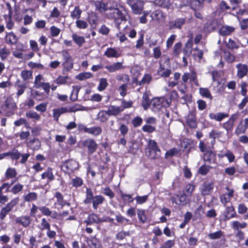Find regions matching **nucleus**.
Instances as JSON below:
<instances>
[{
	"label": "nucleus",
	"mask_w": 248,
	"mask_h": 248,
	"mask_svg": "<svg viewBox=\"0 0 248 248\" xmlns=\"http://www.w3.org/2000/svg\"><path fill=\"white\" fill-rule=\"evenodd\" d=\"M69 185H71L73 187L78 188L83 185V180L81 177L76 176L75 178L71 179Z\"/></svg>",
	"instance_id": "nucleus-33"
},
{
	"label": "nucleus",
	"mask_w": 248,
	"mask_h": 248,
	"mask_svg": "<svg viewBox=\"0 0 248 248\" xmlns=\"http://www.w3.org/2000/svg\"><path fill=\"white\" fill-rule=\"evenodd\" d=\"M32 72L31 70H24L22 71L21 76L24 81H26L32 78Z\"/></svg>",
	"instance_id": "nucleus-52"
},
{
	"label": "nucleus",
	"mask_w": 248,
	"mask_h": 248,
	"mask_svg": "<svg viewBox=\"0 0 248 248\" xmlns=\"http://www.w3.org/2000/svg\"><path fill=\"white\" fill-rule=\"evenodd\" d=\"M247 129L248 128L243 124V121L241 120L235 128L234 133L237 136H238L240 134L245 133Z\"/></svg>",
	"instance_id": "nucleus-36"
},
{
	"label": "nucleus",
	"mask_w": 248,
	"mask_h": 248,
	"mask_svg": "<svg viewBox=\"0 0 248 248\" xmlns=\"http://www.w3.org/2000/svg\"><path fill=\"white\" fill-rule=\"evenodd\" d=\"M17 108L16 104L13 98L7 97L1 106V109L6 116L10 117L15 114Z\"/></svg>",
	"instance_id": "nucleus-4"
},
{
	"label": "nucleus",
	"mask_w": 248,
	"mask_h": 248,
	"mask_svg": "<svg viewBox=\"0 0 248 248\" xmlns=\"http://www.w3.org/2000/svg\"><path fill=\"white\" fill-rule=\"evenodd\" d=\"M108 83L105 78H101L99 80V83L97 87V90L100 91H103L106 89L108 86Z\"/></svg>",
	"instance_id": "nucleus-51"
},
{
	"label": "nucleus",
	"mask_w": 248,
	"mask_h": 248,
	"mask_svg": "<svg viewBox=\"0 0 248 248\" xmlns=\"http://www.w3.org/2000/svg\"><path fill=\"white\" fill-rule=\"evenodd\" d=\"M106 17L109 19H113L116 28L119 30H120L122 22L126 21L125 14L118 8H108V11L106 14Z\"/></svg>",
	"instance_id": "nucleus-2"
},
{
	"label": "nucleus",
	"mask_w": 248,
	"mask_h": 248,
	"mask_svg": "<svg viewBox=\"0 0 248 248\" xmlns=\"http://www.w3.org/2000/svg\"><path fill=\"white\" fill-rule=\"evenodd\" d=\"M145 154L152 159H157L160 157L161 151L155 140H148L147 147L145 149Z\"/></svg>",
	"instance_id": "nucleus-3"
},
{
	"label": "nucleus",
	"mask_w": 248,
	"mask_h": 248,
	"mask_svg": "<svg viewBox=\"0 0 248 248\" xmlns=\"http://www.w3.org/2000/svg\"><path fill=\"white\" fill-rule=\"evenodd\" d=\"M82 11L78 6H75L74 9L71 13V17L73 19H78L80 18Z\"/></svg>",
	"instance_id": "nucleus-44"
},
{
	"label": "nucleus",
	"mask_w": 248,
	"mask_h": 248,
	"mask_svg": "<svg viewBox=\"0 0 248 248\" xmlns=\"http://www.w3.org/2000/svg\"><path fill=\"white\" fill-rule=\"evenodd\" d=\"M93 74L90 72L80 73L77 76V78L79 80L82 81L93 77Z\"/></svg>",
	"instance_id": "nucleus-55"
},
{
	"label": "nucleus",
	"mask_w": 248,
	"mask_h": 248,
	"mask_svg": "<svg viewBox=\"0 0 248 248\" xmlns=\"http://www.w3.org/2000/svg\"><path fill=\"white\" fill-rule=\"evenodd\" d=\"M105 68L110 73H113L116 71L124 69V66L123 65V62H117L109 65H107Z\"/></svg>",
	"instance_id": "nucleus-24"
},
{
	"label": "nucleus",
	"mask_w": 248,
	"mask_h": 248,
	"mask_svg": "<svg viewBox=\"0 0 248 248\" xmlns=\"http://www.w3.org/2000/svg\"><path fill=\"white\" fill-rule=\"evenodd\" d=\"M152 80V77L149 74H145L143 76L142 79L138 82V85L142 86L145 84H148L150 83V82Z\"/></svg>",
	"instance_id": "nucleus-47"
},
{
	"label": "nucleus",
	"mask_w": 248,
	"mask_h": 248,
	"mask_svg": "<svg viewBox=\"0 0 248 248\" xmlns=\"http://www.w3.org/2000/svg\"><path fill=\"white\" fill-rule=\"evenodd\" d=\"M225 189L229 191L227 193L222 194L220 197L221 202L225 206L226 204L230 202L231 198L233 197L234 190L230 189L229 186H226Z\"/></svg>",
	"instance_id": "nucleus-13"
},
{
	"label": "nucleus",
	"mask_w": 248,
	"mask_h": 248,
	"mask_svg": "<svg viewBox=\"0 0 248 248\" xmlns=\"http://www.w3.org/2000/svg\"><path fill=\"white\" fill-rule=\"evenodd\" d=\"M9 55L10 51L6 46L0 48V58L1 60H6Z\"/></svg>",
	"instance_id": "nucleus-57"
},
{
	"label": "nucleus",
	"mask_w": 248,
	"mask_h": 248,
	"mask_svg": "<svg viewBox=\"0 0 248 248\" xmlns=\"http://www.w3.org/2000/svg\"><path fill=\"white\" fill-rule=\"evenodd\" d=\"M186 124L191 128L197 127V122L195 116L192 113H190L186 119Z\"/></svg>",
	"instance_id": "nucleus-28"
},
{
	"label": "nucleus",
	"mask_w": 248,
	"mask_h": 248,
	"mask_svg": "<svg viewBox=\"0 0 248 248\" xmlns=\"http://www.w3.org/2000/svg\"><path fill=\"white\" fill-rule=\"evenodd\" d=\"M141 104L144 109H147L150 106V99L148 94L146 93H144L142 95Z\"/></svg>",
	"instance_id": "nucleus-43"
},
{
	"label": "nucleus",
	"mask_w": 248,
	"mask_h": 248,
	"mask_svg": "<svg viewBox=\"0 0 248 248\" xmlns=\"http://www.w3.org/2000/svg\"><path fill=\"white\" fill-rule=\"evenodd\" d=\"M247 226L246 222L240 223L238 221H234L232 222V228L234 230L238 231L239 228L243 229Z\"/></svg>",
	"instance_id": "nucleus-53"
},
{
	"label": "nucleus",
	"mask_w": 248,
	"mask_h": 248,
	"mask_svg": "<svg viewBox=\"0 0 248 248\" xmlns=\"http://www.w3.org/2000/svg\"><path fill=\"white\" fill-rule=\"evenodd\" d=\"M224 214L225 218L227 220L237 217L234 207L232 205L226 207Z\"/></svg>",
	"instance_id": "nucleus-23"
},
{
	"label": "nucleus",
	"mask_w": 248,
	"mask_h": 248,
	"mask_svg": "<svg viewBox=\"0 0 248 248\" xmlns=\"http://www.w3.org/2000/svg\"><path fill=\"white\" fill-rule=\"evenodd\" d=\"M236 67L237 70L236 76L239 78L241 79L247 75L248 67L247 64L239 63L236 65Z\"/></svg>",
	"instance_id": "nucleus-15"
},
{
	"label": "nucleus",
	"mask_w": 248,
	"mask_h": 248,
	"mask_svg": "<svg viewBox=\"0 0 248 248\" xmlns=\"http://www.w3.org/2000/svg\"><path fill=\"white\" fill-rule=\"evenodd\" d=\"M137 214L140 222L142 223H145L147 217L145 214V211L142 209H138Z\"/></svg>",
	"instance_id": "nucleus-56"
},
{
	"label": "nucleus",
	"mask_w": 248,
	"mask_h": 248,
	"mask_svg": "<svg viewBox=\"0 0 248 248\" xmlns=\"http://www.w3.org/2000/svg\"><path fill=\"white\" fill-rule=\"evenodd\" d=\"M16 86L17 89L16 96L19 97L24 93L26 85L25 84H21L20 80H17L16 82Z\"/></svg>",
	"instance_id": "nucleus-39"
},
{
	"label": "nucleus",
	"mask_w": 248,
	"mask_h": 248,
	"mask_svg": "<svg viewBox=\"0 0 248 248\" xmlns=\"http://www.w3.org/2000/svg\"><path fill=\"white\" fill-rule=\"evenodd\" d=\"M17 173L16 169L8 168L5 173L4 180H8L12 178H16Z\"/></svg>",
	"instance_id": "nucleus-30"
},
{
	"label": "nucleus",
	"mask_w": 248,
	"mask_h": 248,
	"mask_svg": "<svg viewBox=\"0 0 248 248\" xmlns=\"http://www.w3.org/2000/svg\"><path fill=\"white\" fill-rule=\"evenodd\" d=\"M209 117L211 120H215L217 122H221L223 119L229 117V114L224 112H217V113H210Z\"/></svg>",
	"instance_id": "nucleus-21"
},
{
	"label": "nucleus",
	"mask_w": 248,
	"mask_h": 248,
	"mask_svg": "<svg viewBox=\"0 0 248 248\" xmlns=\"http://www.w3.org/2000/svg\"><path fill=\"white\" fill-rule=\"evenodd\" d=\"M212 168L210 166L202 165L199 168L198 173L202 175H206Z\"/></svg>",
	"instance_id": "nucleus-50"
},
{
	"label": "nucleus",
	"mask_w": 248,
	"mask_h": 248,
	"mask_svg": "<svg viewBox=\"0 0 248 248\" xmlns=\"http://www.w3.org/2000/svg\"><path fill=\"white\" fill-rule=\"evenodd\" d=\"M144 2L139 0L135 4L132 6L131 9L133 13L136 15H140L143 12Z\"/></svg>",
	"instance_id": "nucleus-19"
},
{
	"label": "nucleus",
	"mask_w": 248,
	"mask_h": 248,
	"mask_svg": "<svg viewBox=\"0 0 248 248\" xmlns=\"http://www.w3.org/2000/svg\"><path fill=\"white\" fill-rule=\"evenodd\" d=\"M216 153L212 150L203 154V160L209 164H216L217 163Z\"/></svg>",
	"instance_id": "nucleus-12"
},
{
	"label": "nucleus",
	"mask_w": 248,
	"mask_h": 248,
	"mask_svg": "<svg viewBox=\"0 0 248 248\" xmlns=\"http://www.w3.org/2000/svg\"><path fill=\"white\" fill-rule=\"evenodd\" d=\"M234 31V28L232 27L225 26L221 27L219 30V33L222 36L230 35Z\"/></svg>",
	"instance_id": "nucleus-29"
},
{
	"label": "nucleus",
	"mask_w": 248,
	"mask_h": 248,
	"mask_svg": "<svg viewBox=\"0 0 248 248\" xmlns=\"http://www.w3.org/2000/svg\"><path fill=\"white\" fill-rule=\"evenodd\" d=\"M199 148L201 152L203 154L212 151L214 149L213 146H210L206 145L202 140H201L199 143Z\"/></svg>",
	"instance_id": "nucleus-41"
},
{
	"label": "nucleus",
	"mask_w": 248,
	"mask_h": 248,
	"mask_svg": "<svg viewBox=\"0 0 248 248\" xmlns=\"http://www.w3.org/2000/svg\"><path fill=\"white\" fill-rule=\"evenodd\" d=\"M182 44L181 42L176 43L173 48V54L175 57H178L182 51Z\"/></svg>",
	"instance_id": "nucleus-49"
},
{
	"label": "nucleus",
	"mask_w": 248,
	"mask_h": 248,
	"mask_svg": "<svg viewBox=\"0 0 248 248\" xmlns=\"http://www.w3.org/2000/svg\"><path fill=\"white\" fill-rule=\"evenodd\" d=\"M89 247V248H101L102 247L99 241L95 237H93L90 240Z\"/></svg>",
	"instance_id": "nucleus-48"
},
{
	"label": "nucleus",
	"mask_w": 248,
	"mask_h": 248,
	"mask_svg": "<svg viewBox=\"0 0 248 248\" xmlns=\"http://www.w3.org/2000/svg\"><path fill=\"white\" fill-rule=\"evenodd\" d=\"M72 37L74 42L79 47H81L83 45V44L85 42V40L83 36H78L76 33H74L72 34Z\"/></svg>",
	"instance_id": "nucleus-34"
},
{
	"label": "nucleus",
	"mask_w": 248,
	"mask_h": 248,
	"mask_svg": "<svg viewBox=\"0 0 248 248\" xmlns=\"http://www.w3.org/2000/svg\"><path fill=\"white\" fill-rule=\"evenodd\" d=\"M86 131L87 133L92 134L94 136H97L102 132V129L100 126H93L89 128V129H86Z\"/></svg>",
	"instance_id": "nucleus-32"
},
{
	"label": "nucleus",
	"mask_w": 248,
	"mask_h": 248,
	"mask_svg": "<svg viewBox=\"0 0 248 248\" xmlns=\"http://www.w3.org/2000/svg\"><path fill=\"white\" fill-rule=\"evenodd\" d=\"M82 145L84 147L87 148L88 153L90 155L94 153L97 148V143L94 140L91 139H87L83 141Z\"/></svg>",
	"instance_id": "nucleus-9"
},
{
	"label": "nucleus",
	"mask_w": 248,
	"mask_h": 248,
	"mask_svg": "<svg viewBox=\"0 0 248 248\" xmlns=\"http://www.w3.org/2000/svg\"><path fill=\"white\" fill-rule=\"evenodd\" d=\"M105 201V198L101 195L94 196L92 189L90 188H87L85 191V198L83 203L86 205L92 203L93 208L94 210H97L99 205L102 204Z\"/></svg>",
	"instance_id": "nucleus-1"
},
{
	"label": "nucleus",
	"mask_w": 248,
	"mask_h": 248,
	"mask_svg": "<svg viewBox=\"0 0 248 248\" xmlns=\"http://www.w3.org/2000/svg\"><path fill=\"white\" fill-rule=\"evenodd\" d=\"M171 0H155L154 3L155 5L163 8L169 9L171 6Z\"/></svg>",
	"instance_id": "nucleus-31"
},
{
	"label": "nucleus",
	"mask_w": 248,
	"mask_h": 248,
	"mask_svg": "<svg viewBox=\"0 0 248 248\" xmlns=\"http://www.w3.org/2000/svg\"><path fill=\"white\" fill-rule=\"evenodd\" d=\"M120 196L125 203H131L133 202L134 198L132 197V194H127L124 193L122 190L119 192Z\"/></svg>",
	"instance_id": "nucleus-35"
},
{
	"label": "nucleus",
	"mask_w": 248,
	"mask_h": 248,
	"mask_svg": "<svg viewBox=\"0 0 248 248\" xmlns=\"http://www.w3.org/2000/svg\"><path fill=\"white\" fill-rule=\"evenodd\" d=\"M96 9L100 12H103L108 10L107 4L102 1H97L95 2Z\"/></svg>",
	"instance_id": "nucleus-46"
},
{
	"label": "nucleus",
	"mask_w": 248,
	"mask_h": 248,
	"mask_svg": "<svg viewBox=\"0 0 248 248\" xmlns=\"http://www.w3.org/2000/svg\"><path fill=\"white\" fill-rule=\"evenodd\" d=\"M206 0H188L187 3L192 10L202 9Z\"/></svg>",
	"instance_id": "nucleus-18"
},
{
	"label": "nucleus",
	"mask_w": 248,
	"mask_h": 248,
	"mask_svg": "<svg viewBox=\"0 0 248 248\" xmlns=\"http://www.w3.org/2000/svg\"><path fill=\"white\" fill-rule=\"evenodd\" d=\"M5 41L8 45H15L17 43L18 38L13 31L6 32L5 36Z\"/></svg>",
	"instance_id": "nucleus-16"
},
{
	"label": "nucleus",
	"mask_w": 248,
	"mask_h": 248,
	"mask_svg": "<svg viewBox=\"0 0 248 248\" xmlns=\"http://www.w3.org/2000/svg\"><path fill=\"white\" fill-rule=\"evenodd\" d=\"M104 55L108 58H118L121 56L115 47H108L104 52Z\"/></svg>",
	"instance_id": "nucleus-22"
},
{
	"label": "nucleus",
	"mask_w": 248,
	"mask_h": 248,
	"mask_svg": "<svg viewBox=\"0 0 248 248\" xmlns=\"http://www.w3.org/2000/svg\"><path fill=\"white\" fill-rule=\"evenodd\" d=\"M54 198L56 199L54 203L55 208H62L65 205L70 206V203L66 202L63 198L62 194L59 191H57L54 194Z\"/></svg>",
	"instance_id": "nucleus-7"
},
{
	"label": "nucleus",
	"mask_w": 248,
	"mask_h": 248,
	"mask_svg": "<svg viewBox=\"0 0 248 248\" xmlns=\"http://www.w3.org/2000/svg\"><path fill=\"white\" fill-rule=\"evenodd\" d=\"M186 22V19L185 18H177L174 20L169 22V28L170 30L174 29H181Z\"/></svg>",
	"instance_id": "nucleus-10"
},
{
	"label": "nucleus",
	"mask_w": 248,
	"mask_h": 248,
	"mask_svg": "<svg viewBox=\"0 0 248 248\" xmlns=\"http://www.w3.org/2000/svg\"><path fill=\"white\" fill-rule=\"evenodd\" d=\"M223 132L213 129L209 134V137L213 140V142H215L216 139H219L222 136Z\"/></svg>",
	"instance_id": "nucleus-38"
},
{
	"label": "nucleus",
	"mask_w": 248,
	"mask_h": 248,
	"mask_svg": "<svg viewBox=\"0 0 248 248\" xmlns=\"http://www.w3.org/2000/svg\"><path fill=\"white\" fill-rule=\"evenodd\" d=\"M50 224L46 218H42L41 220L40 223L38 225V228L41 231H44L49 229L50 227Z\"/></svg>",
	"instance_id": "nucleus-40"
},
{
	"label": "nucleus",
	"mask_w": 248,
	"mask_h": 248,
	"mask_svg": "<svg viewBox=\"0 0 248 248\" xmlns=\"http://www.w3.org/2000/svg\"><path fill=\"white\" fill-rule=\"evenodd\" d=\"M18 202L19 198L17 197L12 199L5 206L2 207L0 211V219L3 220L14 207L17 204Z\"/></svg>",
	"instance_id": "nucleus-6"
},
{
	"label": "nucleus",
	"mask_w": 248,
	"mask_h": 248,
	"mask_svg": "<svg viewBox=\"0 0 248 248\" xmlns=\"http://www.w3.org/2000/svg\"><path fill=\"white\" fill-rule=\"evenodd\" d=\"M151 16L153 20L160 21L165 19L166 15L161 10H156L151 14Z\"/></svg>",
	"instance_id": "nucleus-27"
},
{
	"label": "nucleus",
	"mask_w": 248,
	"mask_h": 248,
	"mask_svg": "<svg viewBox=\"0 0 248 248\" xmlns=\"http://www.w3.org/2000/svg\"><path fill=\"white\" fill-rule=\"evenodd\" d=\"M9 156L12 160H17L21 157V154L16 148H14L11 151L8 152Z\"/></svg>",
	"instance_id": "nucleus-42"
},
{
	"label": "nucleus",
	"mask_w": 248,
	"mask_h": 248,
	"mask_svg": "<svg viewBox=\"0 0 248 248\" xmlns=\"http://www.w3.org/2000/svg\"><path fill=\"white\" fill-rule=\"evenodd\" d=\"M130 233L129 232H125L124 231L118 232L115 236V238L118 240H122L124 239L126 236H129Z\"/></svg>",
	"instance_id": "nucleus-64"
},
{
	"label": "nucleus",
	"mask_w": 248,
	"mask_h": 248,
	"mask_svg": "<svg viewBox=\"0 0 248 248\" xmlns=\"http://www.w3.org/2000/svg\"><path fill=\"white\" fill-rule=\"evenodd\" d=\"M32 219L29 216H22L16 217L14 220L15 223L21 225L24 228L29 227L31 223Z\"/></svg>",
	"instance_id": "nucleus-8"
},
{
	"label": "nucleus",
	"mask_w": 248,
	"mask_h": 248,
	"mask_svg": "<svg viewBox=\"0 0 248 248\" xmlns=\"http://www.w3.org/2000/svg\"><path fill=\"white\" fill-rule=\"evenodd\" d=\"M107 115L108 114L106 113V110L101 111L98 114V119L101 123H105L108 120Z\"/></svg>",
	"instance_id": "nucleus-62"
},
{
	"label": "nucleus",
	"mask_w": 248,
	"mask_h": 248,
	"mask_svg": "<svg viewBox=\"0 0 248 248\" xmlns=\"http://www.w3.org/2000/svg\"><path fill=\"white\" fill-rule=\"evenodd\" d=\"M79 168V163L75 160L68 159L62 163V169L63 171L70 175Z\"/></svg>",
	"instance_id": "nucleus-5"
},
{
	"label": "nucleus",
	"mask_w": 248,
	"mask_h": 248,
	"mask_svg": "<svg viewBox=\"0 0 248 248\" xmlns=\"http://www.w3.org/2000/svg\"><path fill=\"white\" fill-rule=\"evenodd\" d=\"M214 187V183L213 182H204L202 185V188L201 189L202 194L203 195H210Z\"/></svg>",
	"instance_id": "nucleus-17"
},
{
	"label": "nucleus",
	"mask_w": 248,
	"mask_h": 248,
	"mask_svg": "<svg viewBox=\"0 0 248 248\" xmlns=\"http://www.w3.org/2000/svg\"><path fill=\"white\" fill-rule=\"evenodd\" d=\"M194 189V186L192 184H188L185 186L184 193L186 195L190 196Z\"/></svg>",
	"instance_id": "nucleus-63"
},
{
	"label": "nucleus",
	"mask_w": 248,
	"mask_h": 248,
	"mask_svg": "<svg viewBox=\"0 0 248 248\" xmlns=\"http://www.w3.org/2000/svg\"><path fill=\"white\" fill-rule=\"evenodd\" d=\"M42 179H47L48 182H51L54 180L55 176L53 173L52 169L48 167L45 172L41 174Z\"/></svg>",
	"instance_id": "nucleus-26"
},
{
	"label": "nucleus",
	"mask_w": 248,
	"mask_h": 248,
	"mask_svg": "<svg viewBox=\"0 0 248 248\" xmlns=\"http://www.w3.org/2000/svg\"><path fill=\"white\" fill-rule=\"evenodd\" d=\"M199 93L203 97L209 99L210 100L213 99V96L209 90L207 88H200Z\"/></svg>",
	"instance_id": "nucleus-37"
},
{
	"label": "nucleus",
	"mask_w": 248,
	"mask_h": 248,
	"mask_svg": "<svg viewBox=\"0 0 248 248\" xmlns=\"http://www.w3.org/2000/svg\"><path fill=\"white\" fill-rule=\"evenodd\" d=\"M222 126L228 133L231 132L233 129L234 123L228 120L222 124Z\"/></svg>",
	"instance_id": "nucleus-45"
},
{
	"label": "nucleus",
	"mask_w": 248,
	"mask_h": 248,
	"mask_svg": "<svg viewBox=\"0 0 248 248\" xmlns=\"http://www.w3.org/2000/svg\"><path fill=\"white\" fill-rule=\"evenodd\" d=\"M24 202H30L36 201L38 199V194L35 192H29L27 194L23 195Z\"/></svg>",
	"instance_id": "nucleus-25"
},
{
	"label": "nucleus",
	"mask_w": 248,
	"mask_h": 248,
	"mask_svg": "<svg viewBox=\"0 0 248 248\" xmlns=\"http://www.w3.org/2000/svg\"><path fill=\"white\" fill-rule=\"evenodd\" d=\"M68 79V76H59L54 80V82L59 85H64L67 83Z\"/></svg>",
	"instance_id": "nucleus-59"
},
{
	"label": "nucleus",
	"mask_w": 248,
	"mask_h": 248,
	"mask_svg": "<svg viewBox=\"0 0 248 248\" xmlns=\"http://www.w3.org/2000/svg\"><path fill=\"white\" fill-rule=\"evenodd\" d=\"M123 111L122 106H110L106 110V113L109 116H117Z\"/></svg>",
	"instance_id": "nucleus-20"
},
{
	"label": "nucleus",
	"mask_w": 248,
	"mask_h": 248,
	"mask_svg": "<svg viewBox=\"0 0 248 248\" xmlns=\"http://www.w3.org/2000/svg\"><path fill=\"white\" fill-rule=\"evenodd\" d=\"M26 116L28 118L33 119L34 121H39L40 116L37 112L33 111H29L26 112Z\"/></svg>",
	"instance_id": "nucleus-58"
},
{
	"label": "nucleus",
	"mask_w": 248,
	"mask_h": 248,
	"mask_svg": "<svg viewBox=\"0 0 248 248\" xmlns=\"http://www.w3.org/2000/svg\"><path fill=\"white\" fill-rule=\"evenodd\" d=\"M64 67L67 70L69 71L73 68L74 63L73 62L72 58L67 59V60H64V62L62 63Z\"/></svg>",
	"instance_id": "nucleus-61"
},
{
	"label": "nucleus",
	"mask_w": 248,
	"mask_h": 248,
	"mask_svg": "<svg viewBox=\"0 0 248 248\" xmlns=\"http://www.w3.org/2000/svg\"><path fill=\"white\" fill-rule=\"evenodd\" d=\"M7 5L8 7V15H4V18L6 20V28L11 30L14 28L15 23L12 20L13 11L12 7L9 3H8Z\"/></svg>",
	"instance_id": "nucleus-11"
},
{
	"label": "nucleus",
	"mask_w": 248,
	"mask_h": 248,
	"mask_svg": "<svg viewBox=\"0 0 248 248\" xmlns=\"http://www.w3.org/2000/svg\"><path fill=\"white\" fill-rule=\"evenodd\" d=\"M23 185L17 183L11 188V192L13 194H17L23 190Z\"/></svg>",
	"instance_id": "nucleus-54"
},
{
	"label": "nucleus",
	"mask_w": 248,
	"mask_h": 248,
	"mask_svg": "<svg viewBox=\"0 0 248 248\" xmlns=\"http://www.w3.org/2000/svg\"><path fill=\"white\" fill-rule=\"evenodd\" d=\"M102 221V220L97 214L92 213L88 215L87 219L84 221V223L88 226L93 224H99Z\"/></svg>",
	"instance_id": "nucleus-14"
},
{
	"label": "nucleus",
	"mask_w": 248,
	"mask_h": 248,
	"mask_svg": "<svg viewBox=\"0 0 248 248\" xmlns=\"http://www.w3.org/2000/svg\"><path fill=\"white\" fill-rule=\"evenodd\" d=\"M224 54V59L225 61L229 63L232 62L234 61V56L229 51L224 50L223 51Z\"/></svg>",
	"instance_id": "nucleus-60"
}]
</instances>
